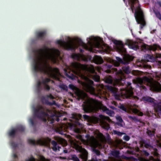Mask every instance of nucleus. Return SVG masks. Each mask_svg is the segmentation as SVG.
I'll use <instances>...</instances> for the list:
<instances>
[{
	"label": "nucleus",
	"mask_w": 161,
	"mask_h": 161,
	"mask_svg": "<svg viewBox=\"0 0 161 161\" xmlns=\"http://www.w3.org/2000/svg\"><path fill=\"white\" fill-rule=\"evenodd\" d=\"M97 47L98 48H100L102 47V46L99 43H98L97 45Z\"/></svg>",
	"instance_id": "nucleus-58"
},
{
	"label": "nucleus",
	"mask_w": 161,
	"mask_h": 161,
	"mask_svg": "<svg viewBox=\"0 0 161 161\" xmlns=\"http://www.w3.org/2000/svg\"><path fill=\"white\" fill-rule=\"evenodd\" d=\"M51 53L50 49L46 47L44 49H34L33 53L37 57L36 60H35L33 69L35 72L43 73L49 75L53 72L58 73L59 69L56 68H52L47 63V60H51L54 63H56L58 58L60 56V52L58 50L52 49Z\"/></svg>",
	"instance_id": "nucleus-1"
},
{
	"label": "nucleus",
	"mask_w": 161,
	"mask_h": 161,
	"mask_svg": "<svg viewBox=\"0 0 161 161\" xmlns=\"http://www.w3.org/2000/svg\"><path fill=\"white\" fill-rule=\"evenodd\" d=\"M113 66L111 64H106L105 66V67L106 69L104 70V71L108 73H111L113 72V71H114L116 72H117V69L116 68H113Z\"/></svg>",
	"instance_id": "nucleus-19"
},
{
	"label": "nucleus",
	"mask_w": 161,
	"mask_h": 161,
	"mask_svg": "<svg viewBox=\"0 0 161 161\" xmlns=\"http://www.w3.org/2000/svg\"><path fill=\"white\" fill-rule=\"evenodd\" d=\"M37 161H50V160L46 159L44 157L42 156H40L39 160Z\"/></svg>",
	"instance_id": "nucleus-36"
},
{
	"label": "nucleus",
	"mask_w": 161,
	"mask_h": 161,
	"mask_svg": "<svg viewBox=\"0 0 161 161\" xmlns=\"http://www.w3.org/2000/svg\"><path fill=\"white\" fill-rule=\"evenodd\" d=\"M131 85V83L128 82L127 86L125 88L122 89L121 93L125 97L132 99L134 100L133 102H134L138 100L139 98L136 96L134 95L133 89Z\"/></svg>",
	"instance_id": "nucleus-7"
},
{
	"label": "nucleus",
	"mask_w": 161,
	"mask_h": 161,
	"mask_svg": "<svg viewBox=\"0 0 161 161\" xmlns=\"http://www.w3.org/2000/svg\"><path fill=\"white\" fill-rule=\"evenodd\" d=\"M117 120L118 121L116 123V124L120 127H123V125L122 123L123 121L120 116H118L116 118Z\"/></svg>",
	"instance_id": "nucleus-26"
},
{
	"label": "nucleus",
	"mask_w": 161,
	"mask_h": 161,
	"mask_svg": "<svg viewBox=\"0 0 161 161\" xmlns=\"http://www.w3.org/2000/svg\"><path fill=\"white\" fill-rule=\"evenodd\" d=\"M150 49L151 50L155 51L157 50H161V47L160 46L157 44H154L153 45L150 46Z\"/></svg>",
	"instance_id": "nucleus-22"
},
{
	"label": "nucleus",
	"mask_w": 161,
	"mask_h": 161,
	"mask_svg": "<svg viewBox=\"0 0 161 161\" xmlns=\"http://www.w3.org/2000/svg\"><path fill=\"white\" fill-rule=\"evenodd\" d=\"M105 82L107 83L112 84L113 82L112 77L110 76L108 77H106L105 78Z\"/></svg>",
	"instance_id": "nucleus-29"
},
{
	"label": "nucleus",
	"mask_w": 161,
	"mask_h": 161,
	"mask_svg": "<svg viewBox=\"0 0 161 161\" xmlns=\"http://www.w3.org/2000/svg\"><path fill=\"white\" fill-rule=\"evenodd\" d=\"M51 144L53 146H56L57 145V142L55 141H52L51 142Z\"/></svg>",
	"instance_id": "nucleus-53"
},
{
	"label": "nucleus",
	"mask_w": 161,
	"mask_h": 161,
	"mask_svg": "<svg viewBox=\"0 0 161 161\" xmlns=\"http://www.w3.org/2000/svg\"><path fill=\"white\" fill-rule=\"evenodd\" d=\"M116 59L117 61V62H118L119 64H122L123 63V62L122 59L120 58L119 57H116Z\"/></svg>",
	"instance_id": "nucleus-42"
},
{
	"label": "nucleus",
	"mask_w": 161,
	"mask_h": 161,
	"mask_svg": "<svg viewBox=\"0 0 161 161\" xmlns=\"http://www.w3.org/2000/svg\"><path fill=\"white\" fill-rule=\"evenodd\" d=\"M156 17L160 20H161V14L159 11L154 12Z\"/></svg>",
	"instance_id": "nucleus-37"
},
{
	"label": "nucleus",
	"mask_w": 161,
	"mask_h": 161,
	"mask_svg": "<svg viewBox=\"0 0 161 161\" xmlns=\"http://www.w3.org/2000/svg\"><path fill=\"white\" fill-rule=\"evenodd\" d=\"M136 111H137V112H139V113L138 114V115L140 116H142L143 115V113L142 112H139L138 110H136Z\"/></svg>",
	"instance_id": "nucleus-57"
},
{
	"label": "nucleus",
	"mask_w": 161,
	"mask_h": 161,
	"mask_svg": "<svg viewBox=\"0 0 161 161\" xmlns=\"http://www.w3.org/2000/svg\"><path fill=\"white\" fill-rule=\"evenodd\" d=\"M124 81V79L122 78V77L118 79V82L119 83H122V81Z\"/></svg>",
	"instance_id": "nucleus-55"
},
{
	"label": "nucleus",
	"mask_w": 161,
	"mask_h": 161,
	"mask_svg": "<svg viewBox=\"0 0 161 161\" xmlns=\"http://www.w3.org/2000/svg\"><path fill=\"white\" fill-rule=\"evenodd\" d=\"M11 146L13 148H15L18 147V145L17 144L12 142L11 143Z\"/></svg>",
	"instance_id": "nucleus-45"
},
{
	"label": "nucleus",
	"mask_w": 161,
	"mask_h": 161,
	"mask_svg": "<svg viewBox=\"0 0 161 161\" xmlns=\"http://www.w3.org/2000/svg\"><path fill=\"white\" fill-rule=\"evenodd\" d=\"M146 58L152 60H153L154 59V57L153 55H151L149 54H147L146 56Z\"/></svg>",
	"instance_id": "nucleus-46"
},
{
	"label": "nucleus",
	"mask_w": 161,
	"mask_h": 161,
	"mask_svg": "<svg viewBox=\"0 0 161 161\" xmlns=\"http://www.w3.org/2000/svg\"><path fill=\"white\" fill-rule=\"evenodd\" d=\"M46 34V31H38L36 33V37L37 39L43 41L44 40Z\"/></svg>",
	"instance_id": "nucleus-17"
},
{
	"label": "nucleus",
	"mask_w": 161,
	"mask_h": 161,
	"mask_svg": "<svg viewBox=\"0 0 161 161\" xmlns=\"http://www.w3.org/2000/svg\"><path fill=\"white\" fill-rule=\"evenodd\" d=\"M111 155L116 158H119V157L120 152L119 150H114L111 152Z\"/></svg>",
	"instance_id": "nucleus-24"
},
{
	"label": "nucleus",
	"mask_w": 161,
	"mask_h": 161,
	"mask_svg": "<svg viewBox=\"0 0 161 161\" xmlns=\"http://www.w3.org/2000/svg\"><path fill=\"white\" fill-rule=\"evenodd\" d=\"M129 118H130V119H132V120H136L137 119L134 116H129Z\"/></svg>",
	"instance_id": "nucleus-54"
},
{
	"label": "nucleus",
	"mask_w": 161,
	"mask_h": 161,
	"mask_svg": "<svg viewBox=\"0 0 161 161\" xmlns=\"http://www.w3.org/2000/svg\"><path fill=\"white\" fill-rule=\"evenodd\" d=\"M55 131L56 132H57L61 134H63V128L62 126H61L59 128L57 127L55 129Z\"/></svg>",
	"instance_id": "nucleus-32"
},
{
	"label": "nucleus",
	"mask_w": 161,
	"mask_h": 161,
	"mask_svg": "<svg viewBox=\"0 0 161 161\" xmlns=\"http://www.w3.org/2000/svg\"><path fill=\"white\" fill-rule=\"evenodd\" d=\"M82 106L85 113H89L96 108H98L110 116L114 113L113 111L107 108L102 104L101 102L93 98H89L85 100Z\"/></svg>",
	"instance_id": "nucleus-4"
},
{
	"label": "nucleus",
	"mask_w": 161,
	"mask_h": 161,
	"mask_svg": "<svg viewBox=\"0 0 161 161\" xmlns=\"http://www.w3.org/2000/svg\"><path fill=\"white\" fill-rule=\"evenodd\" d=\"M49 99H53L55 97L51 94L47 95L45 97H42L41 98V101L43 104H45L49 106H52L56 104V102L54 100H53L52 102H50L48 101Z\"/></svg>",
	"instance_id": "nucleus-13"
},
{
	"label": "nucleus",
	"mask_w": 161,
	"mask_h": 161,
	"mask_svg": "<svg viewBox=\"0 0 161 161\" xmlns=\"http://www.w3.org/2000/svg\"><path fill=\"white\" fill-rule=\"evenodd\" d=\"M72 159L74 161H80L79 158L75 155H73L72 156Z\"/></svg>",
	"instance_id": "nucleus-41"
},
{
	"label": "nucleus",
	"mask_w": 161,
	"mask_h": 161,
	"mask_svg": "<svg viewBox=\"0 0 161 161\" xmlns=\"http://www.w3.org/2000/svg\"><path fill=\"white\" fill-rule=\"evenodd\" d=\"M44 89L47 91H49L50 89V86L47 84L44 85Z\"/></svg>",
	"instance_id": "nucleus-48"
},
{
	"label": "nucleus",
	"mask_w": 161,
	"mask_h": 161,
	"mask_svg": "<svg viewBox=\"0 0 161 161\" xmlns=\"http://www.w3.org/2000/svg\"><path fill=\"white\" fill-rule=\"evenodd\" d=\"M33 116L42 119L46 122L47 118L50 124L53 123L55 120L59 121L60 119L58 116L55 111L48 108L44 105H38L34 108Z\"/></svg>",
	"instance_id": "nucleus-3"
},
{
	"label": "nucleus",
	"mask_w": 161,
	"mask_h": 161,
	"mask_svg": "<svg viewBox=\"0 0 161 161\" xmlns=\"http://www.w3.org/2000/svg\"><path fill=\"white\" fill-rule=\"evenodd\" d=\"M76 42L79 45L82 46L83 48L86 49H87L88 47L87 45L84 43L81 39L78 38L76 40Z\"/></svg>",
	"instance_id": "nucleus-23"
},
{
	"label": "nucleus",
	"mask_w": 161,
	"mask_h": 161,
	"mask_svg": "<svg viewBox=\"0 0 161 161\" xmlns=\"http://www.w3.org/2000/svg\"><path fill=\"white\" fill-rule=\"evenodd\" d=\"M69 87L70 89L72 90H75L76 88V87L72 84H69Z\"/></svg>",
	"instance_id": "nucleus-47"
},
{
	"label": "nucleus",
	"mask_w": 161,
	"mask_h": 161,
	"mask_svg": "<svg viewBox=\"0 0 161 161\" xmlns=\"http://www.w3.org/2000/svg\"><path fill=\"white\" fill-rule=\"evenodd\" d=\"M125 44L128 46L130 48L134 50H136L138 48V46L133 41L129 39L126 40Z\"/></svg>",
	"instance_id": "nucleus-15"
},
{
	"label": "nucleus",
	"mask_w": 161,
	"mask_h": 161,
	"mask_svg": "<svg viewBox=\"0 0 161 161\" xmlns=\"http://www.w3.org/2000/svg\"><path fill=\"white\" fill-rule=\"evenodd\" d=\"M75 94L77 96V99L78 100H85L86 96V94L78 90L75 92Z\"/></svg>",
	"instance_id": "nucleus-18"
},
{
	"label": "nucleus",
	"mask_w": 161,
	"mask_h": 161,
	"mask_svg": "<svg viewBox=\"0 0 161 161\" xmlns=\"http://www.w3.org/2000/svg\"><path fill=\"white\" fill-rule=\"evenodd\" d=\"M113 43L117 46H118L122 48L124 47V44L121 41L114 40L113 41Z\"/></svg>",
	"instance_id": "nucleus-27"
},
{
	"label": "nucleus",
	"mask_w": 161,
	"mask_h": 161,
	"mask_svg": "<svg viewBox=\"0 0 161 161\" xmlns=\"http://www.w3.org/2000/svg\"><path fill=\"white\" fill-rule=\"evenodd\" d=\"M106 87V89L109 91L115 94L114 97L116 99L119 100H121L120 95L116 94V93L119 91V89L118 88L109 85H107Z\"/></svg>",
	"instance_id": "nucleus-14"
},
{
	"label": "nucleus",
	"mask_w": 161,
	"mask_h": 161,
	"mask_svg": "<svg viewBox=\"0 0 161 161\" xmlns=\"http://www.w3.org/2000/svg\"><path fill=\"white\" fill-rule=\"evenodd\" d=\"M30 122L31 126L34 128H35L36 125V122L34 121V120L32 118L30 119L29 120Z\"/></svg>",
	"instance_id": "nucleus-33"
},
{
	"label": "nucleus",
	"mask_w": 161,
	"mask_h": 161,
	"mask_svg": "<svg viewBox=\"0 0 161 161\" xmlns=\"http://www.w3.org/2000/svg\"><path fill=\"white\" fill-rule=\"evenodd\" d=\"M93 151L97 156H99L100 155V152L99 150L94 148L93 149Z\"/></svg>",
	"instance_id": "nucleus-40"
},
{
	"label": "nucleus",
	"mask_w": 161,
	"mask_h": 161,
	"mask_svg": "<svg viewBox=\"0 0 161 161\" xmlns=\"http://www.w3.org/2000/svg\"><path fill=\"white\" fill-rule=\"evenodd\" d=\"M58 148L59 149V147L58 146H53L52 148L53 150V151L56 152L58 150Z\"/></svg>",
	"instance_id": "nucleus-51"
},
{
	"label": "nucleus",
	"mask_w": 161,
	"mask_h": 161,
	"mask_svg": "<svg viewBox=\"0 0 161 161\" xmlns=\"http://www.w3.org/2000/svg\"><path fill=\"white\" fill-rule=\"evenodd\" d=\"M134 16L137 23L140 24V29H142L146 25V22L143 12L140 6L136 9Z\"/></svg>",
	"instance_id": "nucleus-8"
},
{
	"label": "nucleus",
	"mask_w": 161,
	"mask_h": 161,
	"mask_svg": "<svg viewBox=\"0 0 161 161\" xmlns=\"http://www.w3.org/2000/svg\"><path fill=\"white\" fill-rule=\"evenodd\" d=\"M134 2H133L130 5V8L132 9V8H134Z\"/></svg>",
	"instance_id": "nucleus-56"
},
{
	"label": "nucleus",
	"mask_w": 161,
	"mask_h": 161,
	"mask_svg": "<svg viewBox=\"0 0 161 161\" xmlns=\"http://www.w3.org/2000/svg\"><path fill=\"white\" fill-rule=\"evenodd\" d=\"M142 47L145 49H147V47L146 46V45H143L142 46Z\"/></svg>",
	"instance_id": "nucleus-63"
},
{
	"label": "nucleus",
	"mask_w": 161,
	"mask_h": 161,
	"mask_svg": "<svg viewBox=\"0 0 161 161\" xmlns=\"http://www.w3.org/2000/svg\"><path fill=\"white\" fill-rule=\"evenodd\" d=\"M113 132L114 134L117 135L119 136H121L123 134H125L124 133L118 131L116 130H114Z\"/></svg>",
	"instance_id": "nucleus-38"
},
{
	"label": "nucleus",
	"mask_w": 161,
	"mask_h": 161,
	"mask_svg": "<svg viewBox=\"0 0 161 161\" xmlns=\"http://www.w3.org/2000/svg\"><path fill=\"white\" fill-rule=\"evenodd\" d=\"M122 70H120L119 71L116 72V73L118 75H123V72L126 74H129L131 72L129 66H123L122 68Z\"/></svg>",
	"instance_id": "nucleus-16"
},
{
	"label": "nucleus",
	"mask_w": 161,
	"mask_h": 161,
	"mask_svg": "<svg viewBox=\"0 0 161 161\" xmlns=\"http://www.w3.org/2000/svg\"><path fill=\"white\" fill-rule=\"evenodd\" d=\"M156 31V29H154V30H152L150 32V33L151 34H153Z\"/></svg>",
	"instance_id": "nucleus-60"
},
{
	"label": "nucleus",
	"mask_w": 161,
	"mask_h": 161,
	"mask_svg": "<svg viewBox=\"0 0 161 161\" xmlns=\"http://www.w3.org/2000/svg\"><path fill=\"white\" fill-rule=\"evenodd\" d=\"M51 142V139L48 137H42L36 141L35 140L29 139L28 140V143L31 145H41L47 146Z\"/></svg>",
	"instance_id": "nucleus-10"
},
{
	"label": "nucleus",
	"mask_w": 161,
	"mask_h": 161,
	"mask_svg": "<svg viewBox=\"0 0 161 161\" xmlns=\"http://www.w3.org/2000/svg\"><path fill=\"white\" fill-rule=\"evenodd\" d=\"M130 139V137L127 135L124 136L123 137V139L126 141H128Z\"/></svg>",
	"instance_id": "nucleus-43"
},
{
	"label": "nucleus",
	"mask_w": 161,
	"mask_h": 161,
	"mask_svg": "<svg viewBox=\"0 0 161 161\" xmlns=\"http://www.w3.org/2000/svg\"><path fill=\"white\" fill-rule=\"evenodd\" d=\"M84 51L83 49H81L80 48V53H83Z\"/></svg>",
	"instance_id": "nucleus-64"
},
{
	"label": "nucleus",
	"mask_w": 161,
	"mask_h": 161,
	"mask_svg": "<svg viewBox=\"0 0 161 161\" xmlns=\"http://www.w3.org/2000/svg\"><path fill=\"white\" fill-rule=\"evenodd\" d=\"M77 115V114H76L73 115V117L75 119H77V118H76Z\"/></svg>",
	"instance_id": "nucleus-61"
},
{
	"label": "nucleus",
	"mask_w": 161,
	"mask_h": 161,
	"mask_svg": "<svg viewBox=\"0 0 161 161\" xmlns=\"http://www.w3.org/2000/svg\"><path fill=\"white\" fill-rule=\"evenodd\" d=\"M76 149L80 153V157L82 159V161H87L88 153L86 150L78 145H75Z\"/></svg>",
	"instance_id": "nucleus-12"
},
{
	"label": "nucleus",
	"mask_w": 161,
	"mask_h": 161,
	"mask_svg": "<svg viewBox=\"0 0 161 161\" xmlns=\"http://www.w3.org/2000/svg\"><path fill=\"white\" fill-rule=\"evenodd\" d=\"M56 42L57 44L66 50L75 51L77 48L76 45L71 42H66L64 41L59 40Z\"/></svg>",
	"instance_id": "nucleus-9"
},
{
	"label": "nucleus",
	"mask_w": 161,
	"mask_h": 161,
	"mask_svg": "<svg viewBox=\"0 0 161 161\" xmlns=\"http://www.w3.org/2000/svg\"><path fill=\"white\" fill-rule=\"evenodd\" d=\"M133 83L137 84V85H139V87L141 90H146V88L145 86L142 85L144 83L151 84V88L155 91L157 92H161V85L158 83V84L152 83L150 78L147 76H144L142 78L137 77L133 80Z\"/></svg>",
	"instance_id": "nucleus-5"
},
{
	"label": "nucleus",
	"mask_w": 161,
	"mask_h": 161,
	"mask_svg": "<svg viewBox=\"0 0 161 161\" xmlns=\"http://www.w3.org/2000/svg\"><path fill=\"white\" fill-rule=\"evenodd\" d=\"M71 69L68 68L64 69L65 75L69 79L74 80L76 78V75L81 76L87 73L89 76L95 81H100V77L97 75L93 67H89L86 65L82 64L80 63L75 62L71 64Z\"/></svg>",
	"instance_id": "nucleus-2"
},
{
	"label": "nucleus",
	"mask_w": 161,
	"mask_h": 161,
	"mask_svg": "<svg viewBox=\"0 0 161 161\" xmlns=\"http://www.w3.org/2000/svg\"><path fill=\"white\" fill-rule=\"evenodd\" d=\"M155 132V129L153 130H151L148 129H147V133L148 135L150 137L154 136Z\"/></svg>",
	"instance_id": "nucleus-28"
},
{
	"label": "nucleus",
	"mask_w": 161,
	"mask_h": 161,
	"mask_svg": "<svg viewBox=\"0 0 161 161\" xmlns=\"http://www.w3.org/2000/svg\"><path fill=\"white\" fill-rule=\"evenodd\" d=\"M61 88L64 90H67V87L65 85H63L61 86Z\"/></svg>",
	"instance_id": "nucleus-52"
},
{
	"label": "nucleus",
	"mask_w": 161,
	"mask_h": 161,
	"mask_svg": "<svg viewBox=\"0 0 161 161\" xmlns=\"http://www.w3.org/2000/svg\"><path fill=\"white\" fill-rule=\"evenodd\" d=\"M142 153L143 156L146 157H147L149 155V153L145 150H143L142 151Z\"/></svg>",
	"instance_id": "nucleus-39"
},
{
	"label": "nucleus",
	"mask_w": 161,
	"mask_h": 161,
	"mask_svg": "<svg viewBox=\"0 0 161 161\" xmlns=\"http://www.w3.org/2000/svg\"><path fill=\"white\" fill-rule=\"evenodd\" d=\"M25 161H36V159L33 157H31L28 159L26 160Z\"/></svg>",
	"instance_id": "nucleus-50"
},
{
	"label": "nucleus",
	"mask_w": 161,
	"mask_h": 161,
	"mask_svg": "<svg viewBox=\"0 0 161 161\" xmlns=\"http://www.w3.org/2000/svg\"><path fill=\"white\" fill-rule=\"evenodd\" d=\"M42 84V81L41 82L40 80L38 81L37 84V88L39 92L42 89V87L41 85Z\"/></svg>",
	"instance_id": "nucleus-31"
},
{
	"label": "nucleus",
	"mask_w": 161,
	"mask_h": 161,
	"mask_svg": "<svg viewBox=\"0 0 161 161\" xmlns=\"http://www.w3.org/2000/svg\"><path fill=\"white\" fill-rule=\"evenodd\" d=\"M71 57L77 61H80L82 59V55L79 53H73L71 55Z\"/></svg>",
	"instance_id": "nucleus-20"
},
{
	"label": "nucleus",
	"mask_w": 161,
	"mask_h": 161,
	"mask_svg": "<svg viewBox=\"0 0 161 161\" xmlns=\"http://www.w3.org/2000/svg\"><path fill=\"white\" fill-rule=\"evenodd\" d=\"M101 161V159H97V158L96 156H94L92 157V158L91 161ZM103 161H110L108 160H106V159H103Z\"/></svg>",
	"instance_id": "nucleus-35"
},
{
	"label": "nucleus",
	"mask_w": 161,
	"mask_h": 161,
	"mask_svg": "<svg viewBox=\"0 0 161 161\" xmlns=\"http://www.w3.org/2000/svg\"><path fill=\"white\" fill-rule=\"evenodd\" d=\"M82 85L87 92L96 96L101 97L104 94L103 85H101L100 87L98 86L97 89H95L93 86V81L91 80H88L87 82H83Z\"/></svg>",
	"instance_id": "nucleus-6"
},
{
	"label": "nucleus",
	"mask_w": 161,
	"mask_h": 161,
	"mask_svg": "<svg viewBox=\"0 0 161 161\" xmlns=\"http://www.w3.org/2000/svg\"><path fill=\"white\" fill-rule=\"evenodd\" d=\"M51 81L49 78H46L42 81V83L43 85L47 84V83Z\"/></svg>",
	"instance_id": "nucleus-34"
},
{
	"label": "nucleus",
	"mask_w": 161,
	"mask_h": 161,
	"mask_svg": "<svg viewBox=\"0 0 161 161\" xmlns=\"http://www.w3.org/2000/svg\"><path fill=\"white\" fill-rule=\"evenodd\" d=\"M15 129L17 131V132L18 131L23 132L25 130V128L23 126H19L16 128Z\"/></svg>",
	"instance_id": "nucleus-30"
},
{
	"label": "nucleus",
	"mask_w": 161,
	"mask_h": 161,
	"mask_svg": "<svg viewBox=\"0 0 161 161\" xmlns=\"http://www.w3.org/2000/svg\"><path fill=\"white\" fill-rule=\"evenodd\" d=\"M142 100L144 101L153 103V106L155 111L161 116V100L158 103H154V99L149 97H142Z\"/></svg>",
	"instance_id": "nucleus-11"
},
{
	"label": "nucleus",
	"mask_w": 161,
	"mask_h": 161,
	"mask_svg": "<svg viewBox=\"0 0 161 161\" xmlns=\"http://www.w3.org/2000/svg\"><path fill=\"white\" fill-rule=\"evenodd\" d=\"M13 156L14 158H18L17 155L15 153H14L13 154Z\"/></svg>",
	"instance_id": "nucleus-59"
},
{
	"label": "nucleus",
	"mask_w": 161,
	"mask_h": 161,
	"mask_svg": "<svg viewBox=\"0 0 161 161\" xmlns=\"http://www.w3.org/2000/svg\"><path fill=\"white\" fill-rule=\"evenodd\" d=\"M93 59L95 62L98 64H102L103 62V60L102 58L98 56H95L94 58Z\"/></svg>",
	"instance_id": "nucleus-21"
},
{
	"label": "nucleus",
	"mask_w": 161,
	"mask_h": 161,
	"mask_svg": "<svg viewBox=\"0 0 161 161\" xmlns=\"http://www.w3.org/2000/svg\"><path fill=\"white\" fill-rule=\"evenodd\" d=\"M91 51L92 52H94V53H97V52H95V50L94 49H92V48L91 49Z\"/></svg>",
	"instance_id": "nucleus-62"
},
{
	"label": "nucleus",
	"mask_w": 161,
	"mask_h": 161,
	"mask_svg": "<svg viewBox=\"0 0 161 161\" xmlns=\"http://www.w3.org/2000/svg\"><path fill=\"white\" fill-rule=\"evenodd\" d=\"M17 132L15 129H13L8 132V136L10 137L14 138Z\"/></svg>",
	"instance_id": "nucleus-25"
},
{
	"label": "nucleus",
	"mask_w": 161,
	"mask_h": 161,
	"mask_svg": "<svg viewBox=\"0 0 161 161\" xmlns=\"http://www.w3.org/2000/svg\"><path fill=\"white\" fill-rule=\"evenodd\" d=\"M83 118L85 120H88L89 119V117L86 114L83 115Z\"/></svg>",
	"instance_id": "nucleus-49"
},
{
	"label": "nucleus",
	"mask_w": 161,
	"mask_h": 161,
	"mask_svg": "<svg viewBox=\"0 0 161 161\" xmlns=\"http://www.w3.org/2000/svg\"><path fill=\"white\" fill-rule=\"evenodd\" d=\"M119 108L123 110V111L126 112L127 111V109L125 107L123 104H122L119 107Z\"/></svg>",
	"instance_id": "nucleus-44"
}]
</instances>
